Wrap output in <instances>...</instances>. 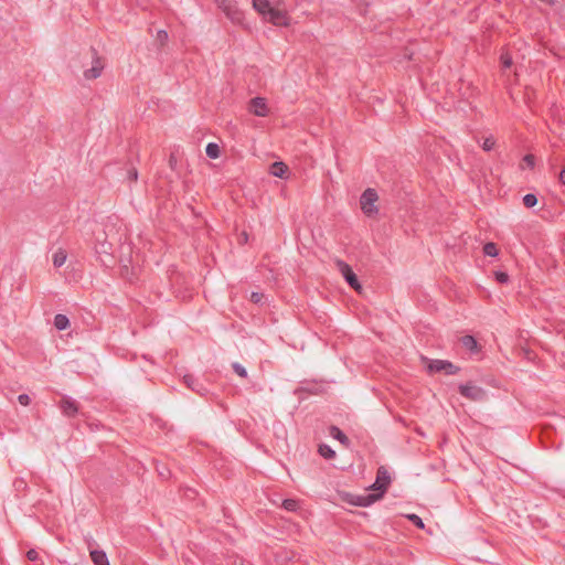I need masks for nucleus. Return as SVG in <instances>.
Here are the masks:
<instances>
[{"label": "nucleus", "mask_w": 565, "mask_h": 565, "mask_svg": "<svg viewBox=\"0 0 565 565\" xmlns=\"http://www.w3.org/2000/svg\"><path fill=\"white\" fill-rule=\"evenodd\" d=\"M380 196L374 189H366L360 198V207L367 217H375L379 214Z\"/></svg>", "instance_id": "nucleus-2"}, {"label": "nucleus", "mask_w": 565, "mask_h": 565, "mask_svg": "<svg viewBox=\"0 0 565 565\" xmlns=\"http://www.w3.org/2000/svg\"><path fill=\"white\" fill-rule=\"evenodd\" d=\"M319 454L327 459H331L335 456L334 450H332L328 445H321L319 447Z\"/></svg>", "instance_id": "nucleus-19"}, {"label": "nucleus", "mask_w": 565, "mask_h": 565, "mask_svg": "<svg viewBox=\"0 0 565 565\" xmlns=\"http://www.w3.org/2000/svg\"><path fill=\"white\" fill-rule=\"evenodd\" d=\"M137 177H138V173H137V171H136V170H134V171H131V172H130V178H131L132 180H137Z\"/></svg>", "instance_id": "nucleus-33"}, {"label": "nucleus", "mask_w": 565, "mask_h": 565, "mask_svg": "<svg viewBox=\"0 0 565 565\" xmlns=\"http://www.w3.org/2000/svg\"><path fill=\"white\" fill-rule=\"evenodd\" d=\"M54 326L57 330H65L70 327V320L64 315H56L54 318Z\"/></svg>", "instance_id": "nucleus-15"}, {"label": "nucleus", "mask_w": 565, "mask_h": 565, "mask_svg": "<svg viewBox=\"0 0 565 565\" xmlns=\"http://www.w3.org/2000/svg\"><path fill=\"white\" fill-rule=\"evenodd\" d=\"M67 254L64 249L58 248L52 256V262L55 267H61L65 264Z\"/></svg>", "instance_id": "nucleus-14"}, {"label": "nucleus", "mask_w": 565, "mask_h": 565, "mask_svg": "<svg viewBox=\"0 0 565 565\" xmlns=\"http://www.w3.org/2000/svg\"><path fill=\"white\" fill-rule=\"evenodd\" d=\"M233 369L242 377H245L247 375L245 367H243L238 363L233 364Z\"/></svg>", "instance_id": "nucleus-26"}, {"label": "nucleus", "mask_w": 565, "mask_h": 565, "mask_svg": "<svg viewBox=\"0 0 565 565\" xmlns=\"http://www.w3.org/2000/svg\"><path fill=\"white\" fill-rule=\"evenodd\" d=\"M500 62H501V65H502V68H503V72L507 70V68H510L513 64L512 62V57L508 54V53H503L500 57Z\"/></svg>", "instance_id": "nucleus-22"}, {"label": "nucleus", "mask_w": 565, "mask_h": 565, "mask_svg": "<svg viewBox=\"0 0 565 565\" xmlns=\"http://www.w3.org/2000/svg\"><path fill=\"white\" fill-rule=\"evenodd\" d=\"M263 298V295L262 294H258V292H253L250 295V300L255 303L259 302Z\"/></svg>", "instance_id": "nucleus-31"}, {"label": "nucleus", "mask_w": 565, "mask_h": 565, "mask_svg": "<svg viewBox=\"0 0 565 565\" xmlns=\"http://www.w3.org/2000/svg\"><path fill=\"white\" fill-rule=\"evenodd\" d=\"M558 180L562 184L565 185V169H563L561 172H559V175H558Z\"/></svg>", "instance_id": "nucleus-32"}, {"label": "nucleus", "mask_w": 565, "mask_h": 565, "mask_svg": "<svg viewBox=\"0 0 565 565\" xmlns=\"http://www.w3.org/2000/svg\"><path fill=\"white\" fill-rule=\"evenodd\" d=\"M391 483V477L384 467H380L376 475L375 482L369 488L373 491L372 494H381V498L387 490Z\"/></svg>", "instance_id": "nucleus-6"}, {"label": "nucleus", "mask_w": 565, "mask_h": 565, "mask_svg": "<svg viewBox=\"0 0 565 565\" xmlns=\"http://www.w3.org/2000/svg\"><path fill=\"white\" fill-rule=\"evenodd\" d=\"M338 270L341 273V275L344 277L347 282L358 292H362V286L359 282L356 275L353 273L350 265L342 260H337L335 263Z\"/></svg>", "instance_id": "nucleus-7"}, {"label": "nucleus", "mask_w": 565, "mask_h": 565, "mask_svg": "<svg viewBox=\"0 0 565 565\" xmlns=\"http://www.w3.org/2000/svg\"><path fill=\"white\" fill-rule=\"evenodd\" d=\"M483 252L488 256H497L498 255V248L494 243H487L483 247Z\"/></svg>", "instance_id": "nucleus-23"}, {"label": "nucleus", "mask_w": 565, "mask_h": 565, "mask_svg": "<svg viewBox=\"0 0 565 565\" xmlns=\"http://www.w3.org/2000/svg\"><path fill=\"white\" fill-rule=\"evenodd\" d=\"M26 557L29 561H36L39 558V553L35 550H30L26 553Z\"/></svg>", "instance_id": "nucleus-30"}, {"label": "nucleus", "mask_w": 565, "mask_h": 565, "mask_svg": "<svg viewBox=\"0 0 565 565\" xmlns=\"http://www.w3.org/2000/svg\"><path fill=\"white\" fill-rule=\"evenodd\" d=\"M407 519L409 521H412L417 527L424 529V526H425L424 522L422 521V519L418 515H416V514H408Z\"/></svg>", "instance_id": "nucleus-25"}, {"label": "nucleus", "mask_w": 565, "mask_h": 565, "mask_svg": "<svg viewBox=\"0 0 565 565\" xmlns=\"http://www.w3.org/2000/svg\"><path fill=\"white\" fill-rule=\"evenodd\" d=\"M330 435L334 439H338L339 441H341L343 445H348V443H349L348 437L338 427H331Z\"/></svg>", "instance_id": "nucleus-17"}, {"label": "nucleus", "mask_w": 565, "mask_h": 565, "mask_svg": "<svg viewBox=\"0 0 565 565\" xmlns=\"http://www.w3.org/2000/svg\"><path fill=\"white\" fill-rule=\"evenodd\" d=\"M89 556L94 565H110L108 557L104 551L100 550H92L89 552Z\"/></svg>", "instance_id": "nucleus-12"}, {"label": "nucleus", "mask_w": 565, "mask_h": 565, "mask_svg": "<svg viewBox=\"0 0 565 565\" xmlns=\"http://www.w3.org/2000/svg\"><path fill=\"white\" fill-rule=\"evenodd\" d=\"M523 204L526 207H533L537 204V198L534 194L529 193V194L524 195Z\"/></svg>", "instance_id": "nucleus-21"}, {"label": "nucleus", "mask_w": 565, "mask_h": 565, "mask_svg": "<svg viewBox=\"0 0 565 565\" xmlns=\"http://www.w3.org/2000/svg\"><path fill=\"white\" fill-rule=\"evenodd\" d=\"M61 408L65 416L73 417L77 414L78 407L77 404L68 398H64L61 402Z\"/></svg>", "instance_id": "nucleus-11"}, {"label": "nucleus", "mask_w": 565, "mask_h": 565, "mask_svg": "<svg viewBox=\"0 0 565 565\" xmlns=\"http://www.w3.org/2000/svg\"><path fill=\"white\" fill-rule=\"evenodd\" d=\"M481 147L484 151H490L495 147V139L493 137H487L483 139Z\"/></svg>", "instance_id": "nucleus-20"}, {"label": "nucleus", "mask_w": 565, "mask_h": 565, "mask_svg": "<svg viewBox=\"0 0 565 565\" xmlns=\"http://www.w3.org/2000/svg\"><path fill=\"white\" fill-rule=\"evenodd\" d=\"M422 362L426 365L429 373L444 372L446 374H456L458 367L451 362L444 360H429L426 356L420 358Z\"/></svg>", "instance_id": "nucleus-5"}, {"label": "nucleus", "mask_w": 565, "mask_h": 565, "mask_svg": "<svg viewBox=\"0 0 565 565\" xmlns=\"http://www.w3.org/2000/svg\"><path fill=\"white\" fill-rule=\"evenodd\" d=\"M247 110L258 117H266L270 114V108L264 97H254L247 104Z\"/></svg>", "instance_id": "nucleus-8"}, {"label": "nucleus", "mask_w": 565, "mask_h": 565, "mask_svg": "<svg viewBox=\"0 0 565 565\" xmlns=\"http://www.w3.org/2000/svg\"><path fill=\"white\" fill-rule=\"evenodd\" d=\"M461 343L468 350L478 351V343H477L476 339L471 335L462 337Z\"/></svg>", "instance_id": "nucleus-16"}, {"label": "nucleus", "mask_w": 565, "mask_h": 565, "mask_svg": "<svg viewBox=\"0 0 565 565\" xmlns=\"http://www.w3.org/2000/svg\"><path fill=\"white\" fill-rule=\"evenodd\" d=\"M105 63L102 57L96 56L92 61V66L84 71V77L87 81H93L102 75Z\"/></svg>", "instance_id": "nucleus-10"}, {"label": "nucleus", "mask_w": 565, "mask_h": 565, "mask_svg": "<svg viewBox=\"0 0 565 565\" xmlns=\"http://www.w3.org/2000/svg\"><path fill=\"white\" fill-rule=\"evenodd\" d=\"M459 392L462 396L473 402L482 401L486 395L484 391L481 387L470 383L460 385Z\"/></svg>", "instance_id": "nucleus-9"}, {"label": "nucleus", "mask_w": 565, "mask_h": 565, "mask_svg": "<svg viewBox=\"0 0 565 565\" xmlns=\"http://www.w3.org/2000/svg\"><path fill=\"white\" fill-rule=\"evenodd\" d=\"M288 167L280 161L274 162L270 167V173L278 178H285Z\"/></svg>", "instance_id": "nucleus-13"}, {"label": "nucleus", "mask_w": 565, "mask_h": 565, "mask_svg": "<svg viewBox=\"0 0 565 565\" xmlns=\"http://www.w3.org/2000/svg\"><path fill=\"white\" fill-rule=\"evenodd\" d=\"M282 507L284 509H286L287 511H296L297 508H298V503L296 500L294 499H286L284 500L282 502Z\"/></svg>", "instance_id": "nucleus-24"}, {"label": "nucleus", "mask_w": 565, "mask_h": 565, "mask_svg": "<svg viewBox=\"0 0 565 565\" xmlns=\"http://www.w3.org/2000/svg\"><path fill=\"white\" fill-rule=\"evenodd\" d=\"M190 377L189 376H185V382L188 385H190V382H189Z\"/></svg>", "instance_id": "nucleus-34"}, {"label": "nucleus", "mask_w": 565, "mask_h": 565, "mask_svg": "<svg viewBox=\"0 0 565 565\" xmlns=\"http://www.w3.org/2000/svg\"><path fill=\"white\" fill-rule=\"evenodd\" d=\"M523 162H524V164H526L527 167L533 168V167H534V162H535V158H534V156H532V154H526V156L523 158Z\"/></svg>", "instance_id": "nucleus-28"}, {"label": "nucleus", "mask_w": 565, "mask_h": 565, "mask_svg": "<svg viewBox=\"0 0 565 565\" xmlns=\"http://www.w3.org/2000/svg\"><path fill=\"white\" fill-rule=\"evenodd\" d=\"M495 278H497V280H498V281H500V282H502V284H504V282H507V281H508L509 276H508V274H505V273H497V274H495Z\"/></svg>", "instance_id": "nucleus-29"}, {"label": "nucleus", "mask_w": 565, "mask_h": 565, "mask_svg": "<svg viewBox=\"0 0 565 565\" xmlns=\"http://www.w3.org/2000/svg\"><path fill=\"white\" fill-rule=\"evenodd\" d=\"M206 154L212 158V159H216L220 157V153H221V150H220V147L216 143H213V142H210L207 146H206Z\"/></svg>", "instance_id": "nucleus-18"}, {"label": "nucleus", "mask_w": 565, "mask_h": 565, "mask_svg": "<svg viewBox=\"0 0 565 565\" xmlns=\"http://www.w3.org/2000/svg\"><path fill=\"white\" fill-rule=\"evenodd\" d=\"M18 401L22 406H28L31 403V398L26 394L19 395Z\"/></svg>", "instance_id": "nucleus-27"}, {"label": "nucleus", "mask_w": 565, "mask_h": 565, "mask_svg": "<svg viewBox=\"0 0 565 565\" xmlns=\"http://www.w3.org/2000/svg\"><path fill=\"white\" fill-rule=\"evenodd\" d=\"M252 7L267 23L280 28L291 24V17L282 0H252Z\"/></svg>", "instance_id": "nucleus-1"}, {"label": "nucleus", "mask_w": 565, "mask_h": 565, "mask_svg": "<svg viewBox=\"0 0 565 565\" xmlns=\"http://www.w3.org/2000/svg\"><path fill=\"white\" fill-rule=\"evenodd\" d=\"M215 2L228 20L235 24H243L245 13L236 0H215Z\"/></svg>", "instance_id": "nucleus-3"}, {"label": "nucleus", "mask_w": 565, "mask_h": 565, "mask_svg": "<svg viewBox=\"0 0 565 565\" xmlns=\"http://www.w3.org/2000/svg\"><path fill=\"white\" fill-rule=\"evenodd\" d=\"M341 501L355 507H369L381 499V494L355 495L347 491H339Z\"/></svg>", "instance_id": "nucleus-4"}]
</instances>
